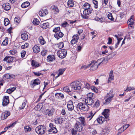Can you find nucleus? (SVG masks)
<instances>
[{"label": "nucleus", "mask_w": 135, "mask_h": 135, "mask_svg": "<svg viewBox=\"0 0 135 135\" xmlns=\"http://www.w3.org/2000/svg\"><path fill=\"white\" fill-rule=\"evenodd\" d=\"M16 89V87H13L12 88H10L6 91V92L10 94L14 91Z\"/></svg>", "instance_id": "nucleus-39"}, {"label": "nucleus", "mask_w": 135, "mask_h": 135, "mask_svg": "<svg viewBox=\"0 0 135 135\" xmlns=\"http://www.w3.org/2000/svg\"><path fill=\"white\" fill-rule=\"evenodd\" d=\"M25 131V132H29L31 130V128L28 126H25L24 127Z\"/></svg>", "instance_id": "nucleus-50"}, {"label": "nucleus", "mask_w": 135, "mask_h": 135, "mask_svg": "<svg viewBox=\"0 0 135 135\" xmlns=\"http://www.w3.org/2000/svg\"><path fill=\"white\" fill-rule=\"evenodd\" d=\"M115 36L117 38L118 40V42L116 44L115 46V47L116 48L118 47V46L119 45V42L121 41V40L123 39V38H122L121 35H115Z\"/></svg>", "instance_id": "nucleus-23"}, {"label": "nucleus", "mask_w": 135, "mask_h": 135, "mask_svg": "<svg viewBox=\"0 0 135 135\" xmlns=\"http://www.w3.org/2000/svg\"><path fill=\"white\" fill-rule=\"evenodd\" d=\"M28 44L27 43H26L24 44V45H22L21 46V48L22 49H24L28 47Z\"/></svg>", "instance_id": "nucleus-55"}, {"label": "nucleus", "mask_w": 135, "mask_h": 135, "mask_svg": "<svg viewBox=\"0 0 135 135\" xmlns=\"http://www.w3.org/2000/svg\"><path fill=\"white\" fill-rule=\"evenodd\" d=\"M109 109H105L102 113V114L104 116L105 118V121H108L109 120Z\"/></svg>", "instance_id": "nucleus-11"}, {"label": "nucleus", "mask_w": 135, "mask_h": 135, "mask_svg": "<svg viewBox=\"0 0 135 135\" xmlns=\"http://www.w3.org/2000/svg\"><path fill=\"white\" fill-rule=\"evenodd\" d=\"M114 96V94L113 93V90L111 89L104 97L103 101V104L105 105H108L113 100Z\"/></svg>", "instance_id": "nucleus-2"}, {"label": "nucleus", "mask_w": 135, "mask_h": 135, "mask_svg": "<svg viewBox=\"0 0 135 135\" xmlns=\"http://www.w3.org/2000/svg\"><path fill=\"white\" fill-rule=\"evenodd\" d=\"M9 23V21L7 18H5L4 20V24L5 26H7L8 25Z\"/></svg>", "instance_id": "nucleus-47"}, {"label": "nucleus", "mask_w": 135, "mask_h": 135, "mask_svg": "<svg viewBox=\"0 0 135 135\" xmlns=\"http://www.w3.org/2000/svg\"><path fill=\"white\" fill-rule=\"evenodd\" d=\"M51 8L52 10H53L55 11V14L59 13V10L57 7L53 5L51 6Z\"/></svg>", "instance_id": "nucleus-35"}, {"label": "nucleus", "mask_w": 135, "mask_h": 135, "mask_svg": "<svg viewBox=\"0 0 135 135\" xmlns=\"http://www.w3.org/2000/svg\"><path fill=\"white\" fill-rule=\"evenodd\" d=\"M83 6L84 10L89 9V8H92L90 7V5L87 3H84Z\"/></svg>", "instance_id": "nucleus-37"}, {"label": "nucleus", "mask_w": 135, "mask_h": 135, "mask_svg": "<svg viewBox=\"0 0 135 135\" xmlns=\"http://www.w3.org/2000/svg\"><path fill=\"white\" fill-rule=\"evenodd\" d=\"M130 126V125L129 124H126L124 125L123 127V128L124 129H123L122 131H121V132H123L124 131L127 129Z\"/></svg>", "instance_id": "nucleus-56"}, {"label": "nucleus", "mask_w": 135, "mask_h": 135, "mask_svg": "<svg viewBox=\"0 0 135 135\" xmlns=\"http://www.w3.org/2000/svg\"><path fill=\"white\" fill-rule=\"evenodd\" d=\"M38 40L39 42L41 45H44L46 42L43 37L41 36L39 37Z\"/></svg>", "instance_id": "nucleus-41"}, {"label": "nucleus", "mask_w": 135, "mask_h": 135, "mask_svg": "<svg viewBox=\"0 0 135 135\" xmlns=\"http://www.w3.org/2000/svg\"><path fill=\"white\" fill-rule=\"evenodd\" d=\"M67 54V50L66 49H63L58 51L57 54L58 56L61 58L65 57Z\"/></svg>", "instance_id": "nucleus-7"}, {"label": "nucleus", "mask_w": 135, "mask_h": 135, "mask_svg": "<svg viewBox=\"0 0 135 135\" xmlns=\"http://www.w3.org/2000/svg\"><path fill=\"white\" fill-rule=\"evenodd\" d=\"M115 55V54H110L105 57V59H107L108 61L110 59L113 57Z\"/></svg>", "instance_id": "nucleus-44"}, {"label": "nucleus", "mask_w": 135, "mask_h": 135, "mask_svg": "<svg viewBox=\"0 0 135 135\" xmlns=\"http://www.w3.org/2000/svg\"><path fill=\"white\" fill-rule=\"evenodd\" d=\"M55 95L56 98L57 99H62L64 98V95L61 93H56Z\"/></svg>", "instance_id": "nucleus-26"}, {"label": "nucleus", "mask_w": 135, "mask_h": 135, "mask_svg": "<svg viewBox=\"0 0 135 135\" xmlns=\"http://www.w3.org/2000/svg\"><path fill=\"white\" fill-rule=\"evenodd\" d=\"M26 54V52L25 51H22L21 52V56L22 58L25 57Z\"/></svg>", "instance_id": "nucleus-60"}, {"label": "nucleus", "mask_w": 135, "mask_h": 135, "mask_svg": "<svg viewBox=\"0 0 135 135\" xmlns=\"http://www.w3.org/2000/svg\"><path fill=\"white\" fill-rule=\"evenodd\" d=\"M108 17L109 19L110 20L112 21L114 20V18L113 17L111 13H109L108 15Z\"/></svg>", "instance_id": "nucleus-53"}, {"label": "nucleus", "mask_w": 135, "mask_h": 135, "mask_svg": "<svg viewBox=\"0 0 135 135\" xmlns=\"http://www.w3.org/2000/svg\"><path fill=\"white\" fill-rule=\"evenodd\" d=\"M79 119L81 123V124L83 125V126H85L86 125L85 119V118L83 117H81L79 118Z\"/></svg>", "instance_id": "nucleus-28"}, {"label": "nucleus", "mask_w": 135, "mask_h": 135, "mask_svg": "<svg viewBox=\"0 0 135 135\" xmlns=\"http://www.w3.org/2000/svg\"><path fill=\"white\" fill-rule=\"evenodd\" d=\"M99 101L98 100H97L95 102L94 105L96 107L99 106L100 105Z\"/></svg>", "instance_id": "nucleus-61"}, {"label": "nucleus", "mask_w": 135, "mask_h": 135, "mask_svg": "<svg viewBox=\"0 0 135 135\" xmlns=\"http://www.w3.org/2000/svg\"><path fill=\"white\" fill-rule=\"evenodd\" d=\"M31 64L32 66L37 67L40 66L39 64L34 60H32L31 62Z\"/></svg>", "instance_id": "nucleus-32"}, {"label": "nucleus", "mask_w": 135, "mask_h": 135, "mask_svg": "<svg viewBox=\"0 0 135 135\" xmlns=\"http://www.w3.org/2000/svg\"><path fill=\"white\" fill-rule=\"evenodd\" d=\"M54 121L57 124H61L62 123V118H56L54 119Z\"/></svg>", "instance_id": "nucleus-34"}, {"label": "nucleus", "mask_w": 135, "mask_h": 135, "mask_svg": "<svg viewBox=\"0 0 135 135\" xmlns=\"http://www.w3.org/2000/svg\"><path fill=\"white\" fill-rule=\"evenodd\" d=\"M63 90L68 93L72 91V89H71V88L70 87V85L69 87L66 86L64 87L63 88Z\"/></svg>", "instance_id": "nucleus-30"}, {"label": "nucleus", "mask_w": 135, "mask_h": 135, "mask_svg": "<svg viewBox=\"0 0 135 135\" xmlns=\"http://www.w3.org/2000/svg\"><path fill=\"white\" fill-rule=\"evenodd\" d=\"M83 83H84V82L82 81H74L70 84V87L71 88L72 91L79 90L81 89Z\"/></svg>", "instance_id": "nucleus-1"}, {"label": "nucleus", "mask_w": 135, "mask_h": 135, "mask_svg": "<svg viewBox=\"0 0 135 135\" xmlns=\"http://www.w3.org/2000/svg\"><path fill=\"white\" fill-rule=\"evenodd\" d=\"M93 3L94 5V7L95 8H98V2L96 0H93Z\"/></svg>", "instance_id": "nucleus-52"}, {"label": "nucleus", "mask_w": 135, "mask_h": 135, "mask_svg": "<svg viewBox=\"0 0 135 135\" xmlns=\"http://www.w3.org/2000/svg\"><path fill=\"white\" fill-rule=\"evenodd\" d=\"M102 65L107 63L108 61L107 59H105V57L104 58L103 57L102 58Z\"/></svg>", "instance_id": "nucleus-54"}, {"label": "nucleus", "mask_w": 135, "mask_h": 135, "mask_svg": "<svg viewBox=\"0 0 135 135\" xmlns=\"http://www.w3.org/2000/svg\"><path fill=\"white\" fill-rule=\"evenodd\" d=\"M94 100L91 98H86L85 99L84 101H85L86 104L88 105H92L94 102Z\"/></svg>", "instance_id": "nucleus-15"}, {"label": "nucleus", "mask_w": 135, "mask_h": 135, "mask_svg": "<svg viewBox=\"0 0 135 135\" xmlns=\"http://www.w3.org/2000/svg\"><path fill=\"white\" fill-rule=\"evenodd\" d=\"M64 44L63 42H61L57 44V47L59 49H61L64 46Z\"/></svg>", "instance_id": "nucleus-49"}, {"label": "nucleus", "mask_w": 135, "mask_h": 135, "mask_svg": "<svg viewBox=\"0 0 135 135\" xmlns=\"http://www.w3.org/2000/svg\"><path fill=\"white\" fill-rule=\"evenodd\" d=\"M55 112V109L52 108L50 109H47L44 111V114L46 115L49 117H51L54 115Z\"/></svg>", "instance_id": "nucleus-6"}, {"label": "nucleus", "mask_w": 135, "mask_h": 135, "mask_svg": "<svg viewBox=\"0 0 135 135\" xmlns=\"http://www.w3.org/2000/svg\"><path fill=\"white\" fill-rule=\"evenodd\" d=\"M2 7L6 11L9 10L11 8V5L9 3L3 4L2 5Z\"/></svg>", "instance_id": "nucleus-21"}, {"label": "nucleus", "mask_w": 135, "mask_h": 135, "mask_svg": "<svg viewBox=\"0 0 135 135\" xmlns=\"http://www.w3.org/2000/svg\"><path fill=\"white\" fill-rule=\"evenodd\" d=\"M30 4V3L28 2H26L23 3L21 5L22 8H25L28 7Z\"/></svg>", "instance_id": "nucleus-38"}, {"label": "nucleus", "mask_w": 135, "mask_h": 135, "mask_svg": "<svg viewBox=\"0 0 135 135\" xmlns=\"http://www.w3.org/2000/svg\"><path fill=\"white\" fill-rule=\"evenodd\" d=\"M32 22L34 25H38L39 24L40 22L38 19L36 18L33 20Z\"/></svg>", "instance_id": "nucleus-45"}, {"label": "nucleus", "mask_w": 135, "mask_h": 135, "mask_svg": "<svg viewBox=\"0 0 135 135\" xmlns=\"http://www.w3.org/2000/svg\"><path fill=\"white\" fill-rule=\"evenodd\" d=\"M14 57L12 56H6L3 59L4 61H7L8 63H11L13 62Z\"/></svg>", "instance_id": "nucleus-14"}, {"label": "nucleus", "mask_w": 135, "mask_h": 135, "mask_svg": "<svg viewBox=\"0 0 135 135\" xmlns=\"http://www.w3.org/2000/svg\"><path fill=\"white\" fill-rule=\"evenodd\" d=\"M95 113L93 114L92 112L89 113L87 115V119L90 120L94 115Z\"/></svg>", "instance_id": "nucleus-33"}, {"label": "nucleus", "mask_w": 135, "mask_h": 135, "mask_svg": "<svg viewBox=\"0 0 135 135\" xmlns=\"http://www.w3.org/2000/svg\"><path fill=\"white\" fill-rule=\"evenodd\" d=\"M76 108L78 110H80L84 111H87L89 109V108L86 104L80 102L78 104Z\"/></svg>", "instance_id": "nucleus-3"}, {"label": "nucleus", "mask_w": 135, "mask_h": 135, "mask_svg": "<svg viewBox=\"0 0 135 135\" xmlns=\"http://www.w3.org/2000/svg\"><path fill=\"white\" fill-rule=\"evenodd\" d=\"M40 81L38 79H36L34 80L33 81H31V87H33L34 86L38 84H40Z\"/></svg>", "instance_id": "nucleus-20"}, {"label": "nucleus", "mask_w": 135, "mask_h": 135, "mask_svg": "<svg viewBox=\"0 0 135 135\" xmlns=\"http://www.w3.org/2000/svg\"><path fill=\"white\" fill-rule=\"evenodd\" d=\"M46 130V127L44 125H39L36 128L35 131L38 134L42 135L45 133Z\"/></svg>", "instance_id": "nucleus-4"}, {"label": "nucleus", "mask_w": 135, "mask_h": 135, "mask_svg": "<svg viewBox=\"0 0 135 135\" xmlns=\"http://www.w3.org/2000/svg\"><path fill=\"white\" fill-rule=\"evenodd\" d=\"M33 51L35 53H37L40 51V49L37 45H35L33 48Z\"/></svg>", "instance_id": "nucleus-29"}, {"label": "nucleus", "mask_w": 135, "mask_h": 135, "mask_svg": "<svg viewBox=\"0 0 135 135\" xmlns=\"http://www.w3.org/2000/svg\"><path fill=\"white\" fill-rule=\"evenodd\" d=\"M60 29V28L59 27H55L53 30V31L55 32L56 33L59 31Z\"/></svg>", "instance_id": "nucleus-51"}, {"label": "nucleus", "mask_w": 135, "mask_h": 135, "mask_svg": "<svg viewBox=\"0 0 135 135\" xmlns=\"http://www.w3.org/2000/svg\"><path fill=\"white\" fill-rule=\"evenodd\" d=\"M102 58L100 59H98L97 61H95V62L98 64L99 65L102 64Z\"/></svg>", "instance_id": "nucleus-59"}, {"label": "nucleus", "mask_w": 135, "mask_h": 135, "mask_svg": "<svg viewBox=\"0 0 135 135\" xmlns=\"http://www.w3.org/2000/svg\"><path fill=\"white\" fill-rule=\"evenodd\" d=\"M99 65L95 61H92L89 64V66H90V70L94 71L97 69Z\"/></svg>", "instance_id": "nucleus-8"}, {"label": "nucleus", "mask_w": 135, "mask_h": 135, "mask_svg": "<svg viewBox=\"0 0 135 135\" xmlns=\"http://www.w3.org/2000/svg\"><path fill=\"white\" fill-rule=\"evenodd\" d=\"M67 107L69 110L72 111L74 108L73 102L71 101H69L67 105Z\"/></svg>", "instance_id": "nucleus-16"}, {"label": "nucleus", "mask_w": 135, "mask_h": 135, "mask_svg": "<svg viewBox=\"0 0 135 135\" xmlns=\"http://www.w3.org/2000/svg\"><path fill=\"white\" fill-rule=\"evenodd\" d=\"M134 89H135V88L133 87H127L126 89L124 90V91L128 92V91H129Z\"/></svg>", "instance_id": "nucleus-46"}, {"label": "nucleus", "mask_w": 135, "mask_h": 135, "mask_svg": "<svg viewBox=\"0 0 135 135\" xmlns=\"http://www.w3.org/2000/svg\"><path fill=\"white\" fill-rule=\"evenodd\" d=\"M10 114V112L9 111H6L5 112L4 114H3L1 116V118L2 120L6 119Z\"/></svg>", "instance_id": "nucleus-22"}, {"label": "nucleus", "mask_w": 135, "mask_h": 135, "mask_svg": "<svg viewBox=\"0 0 135 135\" xmlns=\"http://www.w3.org/2000/svg\"><path fill=\"white\" fill-rule=\"evenodd\" d=\"M64 35L63 33L60 31L58 32L55 33L54 35V36L55 38L58 40L60 38H62Z\"/></svg>", "instance_id": "nucleus-18"}, {"label": "nucleus", "mask_w": 135, "mask_h": 135, "mask_svg": "<svg viewBox=\"0 0 135 135\" xmlns=\"http://www.w3.org/2000/svg\"><path fill=\"white\" fill-rule=\"evenodd\" d=\"M114 79V76L113 74V72L112 70H111L109 73V76L108 81H110L113 80Z\"/></svg>", "instance_id": "nucleus-36"}, {"label": "nucleus", "mask_w": 135, "mask_h": 135, "mask_svg": "<svg viewBox=\"0 0 135 135\" xmlns=\"http://www.w3.org/2000/svg\"><path fill=\"white\" fill-rule=\"evenodd\" d=\"M21 38L24 40H26L28 38V36L26 32H22L21 34Z\"/></svg>", "instance_id": "nucleus-19"}, {"label": "nucleus", "mask_w": 135, "mask_h": 135, "mask_svg": "<svg viewBox=\"0 0 135 135\" xmlns=\"http://www.w3.org/2000/svg\"><path fill=\"white\" fill-rule=\"evenodd\" d=\"M85 88H86L88 89H89L91 88L90 86L88 83H86L85 84Z\"/></svg>", "instance_id": "nucleus-63"}, {"label": "nucleus", "mask_w": 135, "mask_h": 135, "mask_svg": "<svg viewBox=\"0 0 135 135\" xmlns=\"http://www.w3.org/2000/svg\"><path fill=\"white\" fill-rule=\"evenodd\" d=\"M68 6L69 7H73L74 5V2L71 0H69L68 2Z\"/></svg>", "instance_id": "nucleus-42"}, {"label": "nucleus", "mask_w": 135, "mask_h": 135, "mask_svg": "<svg viewBox=\"0 0 135 135\" xmlns=\"http://www.w3.org/2000/svg\"><path fill=\"white\" fill-rule=\"evenodd\" d=\"M105 118H104L103 117H99L97 119L98 123L100 124H102L104 121H105Z\"/></svg>", "instance_id": "nucleus-31"}, {"label": "nucleus", "mask_w": 135, "mask_h": 135, "mask_svg": "<svg viewBox=\"0 0 135 135\" xmlns=\"http://www.w3.org/2000/svg\"><path fill=\"white\" fill-rule=\"evenodd\" d=\"M9 103V99L8 96H5L4 97L2 102V105L5 106Z\"/></svg>", "instance_id": "nucleus-13"}, {"label": "nucleus", "mask_w": 135, "mask_h": 135, "mask_svg": "<svg viewBox=\"0 0 135 135\" xmlns=\"http://www.w3.org/2000/svg\"><path fill=\"white\" fill-rule=\"evenodd\" d=\"M49 27V23H45L41 24V27L44 29H45Z\"/></svg>", "instance_id": "nucleus-40"}, {"label": "nucleus", "mask_w": 135, "mask_h": 135, "mask_svg": "<svg viewBox=\"0 0 135 135\" xmlns=\"http://www.w3.org/2000/svg\"><path fill=\"white\" fill-rule=\"evenodd\" d=\"M48 13L47 10L46 9H42L40 10L39 12V15L42 16H45Z\"/></svg>", "instance_id": "nucleus-17"}, {"label": "nucleus", "mask_w": 135, "mask_h": 135, "mask_svg": "<svg viewBox=\"0 0 135 135\" xmlns=\"http://www.w3.org/2000/svg\"><path fill=\"white\" fill-rule=\"evenodd\" d=\"M33 73L34 75H35L37 76H40V75H41L42 74L40 73L39 72H33Z\"/></svg>", "instance_id": "nucleus-62"}, {"label": "nucleus", "mask_w": 135, "mask_h": 135, "mask_svg": "<svg viewBox=\"0 0 135 135\" xmlns=\"http://www.w3.org/2000/svg\"><path fill=\"white\" fill-rule=\"evenodd\" d=\"M91 89L92 90H93L96 93H97L98 92V90L94 86H91Z\"/></svg>", "instance_id": "nucleus-57"}, {"label": "nucleus", "mask_w": 135, "mask_h": 135, "mask_svg": "<svg viewBox=\"0 0 135 135\" xmlns=\"http://www.w3.org/2000/svg\"><path fill=\"white\" fill-rule=\"evenodd\" d=\"M26 103L25 102H23L22 103V104L19 107V108H20L21 109H23L24 108L25 106V105H26Z\"/></svg>", "instance_id": "nucleus-58"}, {"label": "nucleus", "mask_w": 135, "mask_h": 135, "mask_svg": "<svg viewBox=\"0 0 135 135\" xmlns=\"http://www.w3.org/2000/svg\"><path fill=\"white\" fill-rule=\"evenodd\" d=\"M77 131L75 130L74 128L72 129V135H76L77 133Z\"/></svg>", "instance_id": "nucleus-64"}, {"label": "nucleus", "mask_w": 135, "mask_h": 135, "mask_svg": "<svg viewBox=\"0 0 135 135\" xmlns=\"http://www.w3.org/2000/svg\"><path fill=\"white\" fill-rule=\"evenodd\" d=\"M79 122L76 121L74 129L77 132L81 131L83 129V128Z\"/></svg>", "instance_id": "nucleus-9"}, {"label": "nucleus", "mask_w": 135, "mask_h": 135, "mask_svg": "<svg viewBox=\"0 0 135 135\" xmlns=\"http://www.w3.org/2000/svg\"><path fill=\"white\" fill-rule=\"evenodd\" d=\"M49 127L50 128L48 130V132H51L54 133H56L57 132L56 126L52 123H51L49 124Z\"/></svg>", "instance_id": "nucleus-10"}, {"label": "nucleus", "mask_w": 135, "mask_h": 135, "mask_svg": "<svg viewBox=\"0 0 135 135\" xmlns=\"http://www.w3.org/2000/svg\"><path fill=\"white\" fill-rule=\"evenodd\" d=\"M79 38L78 35V34L75 35L73 37V39L71 41V43L72 45L76 44Z\"/></svg>", "instance_id": "nucleus-12"}, {"label": "nucleus", "mask_w": 135, "mask_h": 135, "mask_svg": "<svg viewBox=\"0 0 135 135\" xmlns=\"http://www.w3.org/2000/svg\"><path fill=\"white\" fill-rule=\"evenodd\" d=\"M4 77L7 79H14L15 78V76L12 74H7L4 75Z\"/></svg>", "instance_id": "nucleus-27"}, {"label": "nucleus", "mask_w": 135, "mask_h": 135, "mask_svg": "<svg viewBox=\"0 0 135 135\" xmlns=\"http://www.w3.org/2000/svg\"><path fill=\"white\" fill-rule=\"evenodd\" d=\"M55 59V57L54 55H49L47 57V62H51L54 61Z\"/></svg>", "instance_id": "nucleus-25"}, {"label": "nucleus", "mask_w": 135, "mask_h": 135, "mask_svg": "<svg viewBox=\"0 0 135 135\" xmlns=\"http://www.w3.org/2000/svg\"><path fill=\"white\" fill-rule=\"evenodd\" d=\"M66 68H61L59 69L57 71V73L58 74L57 76L56 77V78H57L60 75H62L64 72L65 71Z\"/></svg>", "instance_id": "nucleus-24"}, {"label": "nucleus", "mask_w": 135, "mask_h": 135, "mask_svg": "<svg viewBox=\"0 0 135 135\" xmlns=\"http://www.w3.org/2000/svg\"><path fill=\"white\" fill-rule=\"evenodd\" d=\"M93 9L92 8H89V9L84 10L83 11V15L81 14V16L83 18L87 19L88 18V16H87L90 14L92 12Z\"/></svg>", "instance_id": "nucleus-5"}, {"label": "nucleus", "mask_w": 135, "mask_h": 135, "mask_svg": "<svg viewBox=\"0 0 135 135\" xmlns=\"http://www.w3.org/2000/svg\"><path fill=\"white\" fill-rule=\"evenodd\" d=\"M94 94L91 93H90L88 94L87 95V98H91L94 100Z\"/></svg>", "instance_id": "nucleus-43"}, {"label": "nucleus", "mask_w": 135, "mask_h": 135, "mask_svg": "<svg viewBox=\"0 0 135 135\" xmlns=\"http://www.w3.org/2000/svg\"><path fill=\"white\" fill-rule=\"evenodd\" d=\"M8 38H6L2 42V45H3V46H5L8 44Z\"/></svg>", "instance_id": "nucleus-48"}]
</instances>
